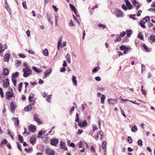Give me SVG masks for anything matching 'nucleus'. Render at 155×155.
<instances>
[{"mask_svg":"<svg viewBox=\"0 0 155 155\" xmlns=\"http://www.w3.org/2000/svg\"><path fill=\"white\" fill-rule=\"evenodd\" d=\"M24 73L23 76L24 77H27L32 74V71L30 68H25L22 69Z\"/></svg>","mask_w":155,"mask_h":155,"instance_id":"f257e3e1","label":"nucleus"},{"mask_svg":"<svg viewBox=\"0 0 155 155\" xmlns=\"http://www.w3.org/2000/svg\"><path fill=\"white\" fill-rule=\"evenodd\" d=\"M149 20L150 18L149 16H147L143 18L142 20L140 21V25L143 28H145L146 27L144 24L145 23H146L148 21H149Z\"/></svg>","mask_w":155,"mask_h":155,"instance_id":"f03ea898","label":"nucleus"},{"mask_svg":"<svg viewBox=\"0 0 155 155\" xmlns=\"http://www.w3.org/2000/svg\"><path fill=\"white\" fill-rule=\"evenodd\" d=\"M19 73L18 72H16L15 73H13L12 75V82L14 85H16V79H15L16 78L18 77Z\"/></svg>","mask_w":155,"mask_h":155,"instance_id":"7ed1b4c3","label":"nucleus"},{"mask_svg":"<svg viewBox=\"0 0 155 155\" xmlns=\"http://www.w3.org/2000/svg\"><path fill=\"white\" fill-rule=\"evenodd\" d=\"M14 96V93L12 91H8L6 93V97L7 99L10 100L11 98Z\"/></svg>","mask_w":155,"mask_h":155,"instance_id":"20e7f679","label":"nucleus"},{"mask_svg":"<svg viewBox=\"0 0 155 155\" xmlns=\"http://www.w3.org/2000/svg\"><path fill=\"white\" fill-rule=\"evenodd\" d=\"M46 152L47 155H55V152L51 149H47Z\"/></svg>","mask_w":155,"mask_h":155,"instance_id":"39448f33","label":"nucleus"},{"mask_svg":"<svg viewBox=\"0 0 155 155\" xmlns=\"http://www.w3.org/2000/svg\"><path fill=\"white\" fill-rule=\"evenodd\" d=\"M9 80L7 78L3 81V85L4 87H7L9 85Z\"/></svg>","mask_w":155,"mask_h":155,"instance_id":"423d86ee","label":"nucleus"},{"mask_svg":"<svg viewBox=\"0 0 155 155\" xmlns=\"http://www.w3.org/2000/svg\"><path fill=\"white\" fill-rule=\"evenodd\" d=\"M28 129L30 131L34 133L36 130V127L33 125H31L28 126Z\"/></svg>","mask_w":155,"mask_h":155,"instance_id":"0eeeda50","label":"nucleus"},{"mask_svg":"<svg viewBox=\"0 0 155 155\" xmlns=\"http://www.w3.org/2000/svg\"><path fill=\"white\" fill-rule=\"evenodd\" d=\"M10 108L12 112L13 113L16 108V105L15 104L12 102L10 104Z\"/></svg>","mask_w":155,"mask_h":155,"instance_id":"6e6552de","label":"nucleus"},{"mask_svg":"<svg viewBox=\"0 0 155 155\" xmlns=\"http://www.w3.org/2000/svg\"><path fill=\"white\" fill-rule=\"evenodd\" d=\"M87 124V122L86 120L84 121L82 123L80 121L78 123V125L81 128L85 127Z\"/></svg>","mask_w":155,"mask_h":155,"instance_id":"1a4fd4ad","label":"nucleus"},{"mask_svg":"<svg viewBox=\"0 0 155 155\" xmlns=\"http://www.w3.org/2000/svg\"><path fill=\"white\" fill-rule=\"evenodd\" d=\"M58 139H53L51 140V143L52 145L55 146L58 144Z\"/></svg>","mask_w":155,"mask_h":155,"instance_id":"9d476101","label":"nucleus"},{"mask_svg":"<svg viewBox=\"0 0 155 155\" xmlns=\"http://www.w3.org/2000/svg\"><path fill=\"white\" fill-rule=\"evenodd\" d=\"M39 116L38 114H35L34 116V119L37 122L41 123V120L39 118Z\"/></svg>","mask_w":155,"mask_h":155,"instance_id":"9b49d317","label":"nucleus"},{"mask_svg":"<svg viewBox=\"0 0 155 155\" xmlns=\"http://www.w3.org/2000/svg\"><path fill=\"white\" fill-rule=\"evenodd\" d=\"M10 57V54H6L4 57V61L6 62H8Z\"/></svg>","mask_w":155,"mask_h":155,"instance_id":"f8f14e48","label":"nucleus"},{"mask_svg":"<svg viewBox=\"0 0 155 155\" xmlns=\"http://www.w3.org/2000/svg\"><path fill=\"white\" fill-rule=\"evenodd\" d=\"M32 107L31 104H30L25 107L24 108V110L25 111H30L31 110Z\"/></svg>","mask_w":155,"mask_h":155,"instance_id":"ddd939ff","label":"nucleus"},{"mask_svg":"<svg viewBox=\"0 0 155 155\" xmlns=\"http://www.w3.org/2000/svg\"><path fill=\"white\" fill-rule=\"evenodd\" d=\"M125 1L126 2L127 7L129 8V9H132V6L129 1L128 0H125Z\"/></svg>","mask_w":155,"mask_h":155,"instance_id":"4468645a","label":"nucleus"},{"mask_svg":"<svg viewBox=\"0 0 155 155\" xmlns=\"http://www.w3.org/2000/svg\"><path fill=\"white\" fill-rule=\"evenodd\" d=\"M13 119L15 120L14 121L15 126L16 127H18L19 123V120L18 118L14 117L13 118Z\"/></svg>","mask_w":155,"mask_h":155,"instance_id":"2eb2a0df","label":"nucleus"},{"mask_svg":"<svg viewBox=\"0 0 155 155\" xmlns=\"http://www.w3.org/2000/svg\"><path fill=\"white\" fill-rule=\"evenodd\" d=\"M116 15L118 17H121L123 16V13L120 11L118 10L116 11Z\"/></svg>","mask_w":155,"mask_h":155,"instance_id":"dca6fc26","label":"nucleus"},{"mask_svg":"<svg viewBox=\"0 0 155 155\" xmlns=\"http://www.w3.org/2000/svg\"><path fill=\"white\" fill-rule=\"evenodd\" d=\"M116 100H114L112 99H110L108 100V103L110 104H114L116 103Z\"/></svg>","mask_w":155,"mask_h":155,"instance_id":"f3484780","label":"nucleus"},{"mask_svg":"<svg viewBox=\"0 0 155 155\" xmlns=\"http://www.w3.org/2000/svg\"><path fill=\"white\" fill-rule=\"evenodd\" d=\"M51 69L49 70H46L44 72L45 78H46L47 77L48 75L50 74L51 73ZM43 78H44V77Z\"/></svg>","mask_w":155,"mask_h":155,"instance_id":"a211bd4d","label":"nucleus"},{"mask_svg":"<svg viewBox=\"0 0 155 155\" xmlns=\"http://www.w3.org/2000/svg\"><path fill=\"white\" fill-rule=\"evenodd\" d=\"M60 146L62 149H64L65 150H67V148L65 146L64 142H63L62 141L61 142Z\"/></svg>","mask_w":155,"mask_h":155,"instance_id":"6ab92c4d","label":"nucleus"},{"mask_svg":"<svg viewBox=\"0 0 155 155\" xmlns=\"http://www.w3.org/2000/svg\"><path fill=\"white\" fill-rule=\"evenodd\" d=\"M69 6L71 9L74 12L75 14H76L77 10L75 7L71 4H70Z\"/></svg>","mask_w":155,"mask_h":155,"instance_id":"aec40b11","label":"nucleus"},{"mask_svg":"<svg viewBox=\"0 0 155 155\" xmlns=\"http://www.w3.org/2000/svg\"><path fill=\"white\" fill-rule=\"evenodd\" d=\"M120 48L121 50H129V49H130V48L127 47H126L123 45L120 46Z\"/></svg>","mask_w":155,"mask_h":155,"instance_id":"412c9836","label":"nucleus"},{"mask_svg":"<svg viewBox=\"0 0 155 155\" xmlns=\"http://www.w3.org/2000/svg\"><path fill=\"white\" fill-rule=\"evenodd\" d=\"M9 71L7 68H5L3 70V74L4 75L7 76L8 74Z\"/></svg>","mask_w":155,"mask_h":155,"instance_id":"4be33fe9","label":"nucleus"},{"mask_svg":"<svg viewBox=\"0 0 155 155\" xmlns=\"http://www.w3.org/2000/svg\"><path fill=\"white\" fill-rule=\"evenodd\" d=\"M72 81L74 83V85L76 86H77V81H76V77L75 76L73 75L72 78Z\"/></svg>","mask_w":155,"mask_h":155,"instance_id":"5701e85b","label":"nucleus"},{"mask_svg":"<svg viewBox=\"0 0 155 155\" xmlns=\"http://www.w3.org/2000/svg\"><path fill=\"white\" fill-rule=\"evenodd\" d=\"M32 68L35 72L37 73H38L42 71V70L39 69H38L35 67H32Z\"/></svg>","mask_w":155,"mask_h":155,"instance_id":"b1692460","label":"nucleus"},{"mask_svg":"<svg viewBox=\"0 0 155 155\" xmlns=\"http://www.w3.org/2000/svg\"><path fill=\"white\" fill-rule=\"evenodd\" d=\"M66 58L68 61V62L69 63H71V56L70 54L68 53L66 56Z\"/></svg>","mask_w":155,"mask_h":155,"instance_id":"393cba45","label":"nucleus"},{"mask_svg":"<svg viewBox=\"0 0 155 155\" xmlns=\"http://www.w3.org/2000/svg\"><path fill=\"white\" fill-rule=\"evenodd\" d=\"M7 141L6 139H4L2 140V142L1 143L0 146L1 147L3 146V145H5L7 144Z\"/></svg>","mask_w":155,"mask_h":155,"instance_id":"a878e982","label":"nucleus"},{"mask_svg":"<svg viewBox=\"0 0 155 155\" xmlns=\"http://www.w3.org/2000/svg\"><path fill=\"white\" fill-rule=\"evenodd\" d=\"M131 130L132 132H136L137 130V126L136 125H134L131 128Z\"/></svg>","mask_w":155,"mask_h":155,"instance_id":"bb28decb","label":"nucleus"},{"mask_svg":"<svg viewBox=\"0 0 155 155\" xmlns=\"http://www.w3.org/2000/svg\"><path fill=\"white\" fill-rule=\"evenodd\" d=\"M126 32L127 33V37H130V35L132 34V31L130 29L129 30H127Z\"/></svg>","mask_w":155,"mask_h":155,"instance_id":"cd10ccee","label":"nucleus"},{"mask_svg":"<svg viewBox=\"0 0 155 155\" xmlns=\"http://www.w3.org/2000/svg\"><path fill=\"white\" fill-rule=\"evenodd\" d=\"M47 18L49 22L52 25L53 24V22L51 20V17L50 15H47Z\"/></svg>","mask_w":155,"mask_h":155,"instance_id":"c85d7f7f","label":"nucleus"},{"mask_svg":"<svg viewBox=\"0 0 155 155\" xmlns=\"http://www.w3.org/2000/svg\"><path fill=\"white\" fill-rule=\"evenodd\" d=\"M36 138L35 137H32L31 138V139L30 140V143L33 144V143H35V142L36 141Z\"/></svg>","mask_w":155,"mask_h":155,"instance_id":"c756f323","label":"nucleus"},{"mask_svg":"<svg viewBox=\"0 0 155 155\" xmlns=\"http://www.w3.org/2000/svg\"><path fill=\"white\" fill-rule=\"evenodd\" d=\"M136 16V15L135 14L134 15H131L130 14L129 15V17L130 18H132L134 20H136L137 18H136L135 17Z\"/></svg>","mask_w":155,"mask_h":155,"instance_id":"7c9ffc66","label":"nucleus"},{"mask_svg":"<svg viewBox=\"0 0 155 155\" xmlns=\"http://www.w3.org/2000/svg\"><path fill=\"white\" fill-rule=\"evenodd\" d=\"M150 39L153 42H155V35H151L150 37Z\"/></svg>","mask_w":155,"mask_h":155,"instance_id":"2f4dec72","label":"nucleus"},{"mask_svg":"<svg viewBox=\"0 0 155 155\" xmlns=\"http://www.w3.org/2000/svg\"><path fill=\"white\" fill-rule=\"evenodd\" d=\"M34 95V94L33 93H31L29 96L28 100L29 101H30V100L31 99H33V97Z\"/></svg>","mask_w":155,"mask_h":155,"instance_id":"473e14b6","label":"nucleus"},{"mask_svg":"<svg viewBox=\"0 0 155 155\" xmlns=\"http://www.w3.org/2000/svg\"><path fill=\"white\" fill-rule=\"evenodd\" d=\"M98 27L102 28V29H104L106 28V26L105 25H104L101 24H99L98 25Z\"/></svg>","mask_w":155,"mask_h":155,"instance_id":"72a5a7b5","label":"nucleus"},{"mask_svg":"<svg viewBox=\"0 0 155 155\" xmlns=\"http://www.w3.org/2000/svg\"><path fill=\"white\" fill-rule=\"evenodd\" d=\"M22 85H23V83L22 82L20 83L19 84H18V91L19 92H21V91Z\"/></svg>","mask_w":155,"mask_h":155,"instance_id":"f704fd0d","label":"nucleus"},{"mask_svg":"<svg viewBox=\"0 0 155 155\" xmlns=\"http://www.w3.org/2000/svg\"><path fill=\"white\" fill-rule=\"evenodd\" d=\"M43 53L44 54L45 56H47L48 55V50L46 49L44 50Z\"/></svg>","mask_w":155,"mask_h":155,"instance_id":"c9c22d12","label":"nucleus"},{"mask_svg":"<svg viewBox=\"0 0 155 155\" xmlns=\"http://www.w3.org/2000/svg\"><path fill=\"white\" fill-rule=\"evenodd\" d=\"M142 46L146 51H147V52L150 51L149 48H148L145 44H143V45H142Z\"/></svg>","mask_w":155,"mask_h":155,"instance_id":"e433bc0d","label":"nucleus"},{"mask_svg":"<svg viewBox=\"0 0 155 155\" xmlns=\"http://www.w3.org/2000/svg\"><path fill=\"white\" fill-rule=\"evenodd\" d=\"M18 139L21 143H23V140L22 137L20 135H18Z\"/></svg>","mask_w":155,"mask_h":155,"instance_id":"4c0bfd02","label":"nucleus"},{"mask_svg":"<svg viewBox=\"0 0 155 155\" xmlns=\"http://www.w3.org/2000/svg\"><path fill=\"white\" fill-rule=\"evenodd\" d=\"M107 143L105 141H104L102 143V148L103 149H105L106 147Z\"/></svg>","mask_w":155,"mask_h":155,"instance_id":"58836bf2","label":"nucleus"},{"mask_svg":"<svg viewBox=\"0 0 155 155\" xmlns=\"http://www.w3.org/2000/svg\"><path fill=\"white\" fill-rule=\"evenodd\" d=\"M42 134H43V132L41 130L39 133L38 134L37 137V138H41V137L42 135Z\"/></svg>","mask_w":155,"mask_h":155,"instance_id":"ea45409f","label":"nucleus"},{"mask_svg":"<svg viewBox=\"0 0 155 155\" xmlns=\"http://www.w3.org/2000/svg\"><path fill=\"white\" fill-rule=\"evenodd\" d=\"M138 37H139V38L140 39V40H143V38L142 36V33L141 32H140L138 34Z\"/></svg>","mask_w":155,"mask_h":155,"instance_id":"a19ab883","label":"nucleus"},{"mask_svg":"<svg viewBox=\"0 0 155 155\" xmlns=\"http://www.w3.org/2000/svg\"><path fill=\"white\" fill-rule=\"evenodd\" d=\"M117 39H116L114 40V41L115 42H117L119 41H121V38L119 36V35L117 36Z\"/></svg>","mask_w":155,"mask_h":155,"instance_id":"79ce46f5","label":"nucleus"},{"mask_svg":"<svg viewBox=\"0 0 155 155\" xmlns=\"http://www.w3.org/2000/svg\"><path fill=\"white\" fill-rule=\"evenodd\" d=\"M16 143L17 146L18 148V149L20 151H21L22 150V149L21 148V145L18 142H17Z\"/></svg>","mask_w":155,"mask_h":155,"instance_id":"37998d69","label":"nucleus"},{"mask_svg":"<svg viewBox=\"0 0 155 155\" xmlns=\"http://www.w3.org/2000/svg\"><path fill=\"white\" fill-rule=\"evenodd\" d=\"M99 133L101 135L100 139L102 140L104 137L103 132L102 130L99 131Z\"/></svg>","mask_w":155,"mask_h":155,"instance_id":"c03bdc74","label":"nucleus"},{"mask_svg":"<svg viewBox=\"0 0 155 155\" xmlns=\"http://www.w3.org/2000/svg\"><path fill=\"white\" fill-rule=\"evenodd\" d=\"M105 97L103 95H102V97L101 99V103H104V99H105Z\"/></svg>","mask_w":155,"mask_h":155,"instance_id":"a18cd8bd","label":"nucleus"},{"mask_svg":"<svg viewBox=\"0 0 155 155\" xmlns=\"http://www.w3.org/2000/svg\"><path fill=\"white\" fill-rule=\"evenodd\" d=\"M121 112L122 115L124 117V118H126V115L124 113V110L120 107Z\"/></svg>","mask_w":155,"mask_h":155,"instance_id":"49530a36","label":"nucleus"},{"mask_svg":"<svg viewBox=\"0 0 155 155\" xmlns=\"http://www.w3.org/2000/svg\"><path fill=\"white\" fill-rule=\"evenodd\" d=\"M137 144L138 145L141 146L142 145V141L141 140H139L137 142Z\"/></svg>","mask_w":155,"mask_h":155,"instance_id":"de8ad7c7","label":"nucleus"},{"mask_svg":"<svg viewBox=\"0 0 155 155\" xmlns=\"http://www.w3.org/2000/svg\"><path fill=\"white\" fill-rule=\"evenodd\" d=\"M0 94L1 96L2 97H4V94L2 88L1 87H0Z\"/></svg>","mask_w":155,"mask_h":155,"instance_id":"09e8293b","label":"nucleus"},{"mask_svg":"<svg viewBox=\"0 0 155 155\" xmlns=\"http://www.w3.org/2000/svg\"><path fill=\"white\" fill-rule=\"evenodd\" d=\"M74 24L73 22V21L71 20L69 24V25L70 26H73L74 25Z\"/></svg>","mask_w":155,"mask_h":155,"instance_id":"8fccbe9b","label":"nucleus"},{"mask_svg":"<svg viewBox=\"0 0 155 155\" xmlns=\"http://www.w3.org/2000/svg\"><path fill=\"white\" fill-rule=\"evenodd\" d=\"M127 140L130 143H131L132 142V139L130 137H128Z\"/></svg>","mask_w":155,"mask_h":155,"instance_id":"3c124183","label":"nucleus"},{"mask_svg":"<svg viewBox=\"0 0 155 155\" xmlns=\"http://www.w3.org/2000/svg\"><path fill=\"white\" fill-rule=\"evenodd\" d=\"M30 102V104H32V105H34L35 104V101L33 100H32L31 99L30 100V101H29Z\"/></svg>","mask_w":155,"mask_h":155,"instance_id":"603ef678","label":"nucleus"},{"mask_svg":"<svg viewBox=\"0 0 155 155\" xmlns=\"http://www.w3.org/2000/svg\"><path fill=\"white\" fill-rule=\"evenodd\" d=\"M92 130L93 131H95V130L96 129H97V127L96 125L95 124H93L92 125Z\"/></svg>","mask_w":155,"mask_h":155,"instance_id":"864d4df0","label":"nucleus"},{"mask_svg":"<svg viewBox=\"0 0 155 155\" xmlns=\"http://www.w3.org/2000/svg\"><path fill=\"white\" fill-rule=\"evenodd\" d=\"M76 118L75 121L76 122H77L78 123L79 122V114L78 113H76Z\"/></svg>","mask_w":155,"mask_h":155,"instance_id":"5fc2aeb1","label":"nucleus"},{"mask_svg":"<svg viewBox=\"0 0 155 155\" xmlns=\"http://www.w3.org/2000/svg\"><path fill=\"white\" fill-rule=\"evenodd\" d=\"M25 150L27 152H30V151L31 150V151H32V148L31 147H30L29 149H27L26 148H25Z\"/></svg>","mask_w":155,"mask_h":155,"instance_id":"6e6d98bb","label":"nucleus"},{"mask_svg":"<svg viewBox=\"0 0 155 155\" xmlns=\"http://www.w3.org/2000/svg\"><path fill=\"white\" fill-rule=\"evenodd\" d=\"M62 37H59L58 38V45L60 44V43H61L62 41Z\"/></svg>","mask_w":155,"mask_h":155,"instance_id":"4d7b16f0","label":"nucleus"},{"mask_svg":"<svg viewBox=\"0 0 155 155\" xmlns=\"http://www.w3.org/2000/svg\"><path fill=\"white\" fill-rule=\"evenodd\" d=\"M58 15L55 16V22L56 25L57 24V22H58Z\"/></svg>","mask_w":155,"mask_h":155,"instance_id":"13d9d810","label":"nucleus"},{"mask_svg":"<svg viewBox=\"0 0 155 155\" xmlns=\"http://www.w3.org/2000/svg\"><path fill=\"white\" fill-rule=\"evenodd\" d=\"M22 5L23 7L25 9H26L27 8L26 2H22Z\"/></svg>","mask_w":155,"mask_h":155,"instance_id":"bf43d9fd","label":"nucleus"},{"mask_svg":"<svg viewBox=\"0 0 155 155\" xmlns=\"http://www.w3.org/2000/svg\"><path fill=\"white\" fill-rule=\"evenodd\" d=\"M62 44H61V42L60 43V44H59V45H58V43L57 48H58V50H59L60 48H62Z\"/></svg>","mask_w":155,"mask_h":155,"instance_id":"052dcab7","label":"nucleus"},{"mask_svg":"<svg viewBox=\"0 0 155 155\" xmlns=\"http://www.w3.org/2000/svg\"><path fill=\"white\" fill-rule=\"evenodd\" d=\"M75 109V107H71V109L70 111V115H71V114L72 113L73 111Z\"/></svg>","mask_w":155,"mask_h":155,"instance_id":"680f3d73","label":"nucleus"},{"mask_svg":"<svg viewBox=\"0 0 155 155\" xmlns=\"http://www.w3.org/2000/svg\"><path fill=\"white\" fill-rule=\"evenodd\" d=\"M132 3L134 5H138V2L136 0H132Z\"/></svg>","mask_w":155,"mask_h":155,"instance_id":"e2e57ef3","label":"nucleus"},{"mask_svg":"<svg viewBox=\"0 0 155 155\" xmlns=\"http://www.w3.org/2000/svg\"><path fill=\"white\" fill-rule=\"evenodd\" d=\"M122 8L124 9V10H127V7L124 4H123L122 5Z\"/></svg>","mask_w":155,"mask_h":155,"instance_id":"0e129e2a","label":"nucleus"},{"mask_svg":"<svg viewBox=\"0 0 155 155\" xmlns=\"http://www.w3.org/2000/svg\"><path fill=\"white\" fill-rule=\"evenodd\" d=\"M138 5H134V7H136V8L137 10H138L140 7V6L139 5V4L138 2Z\"/></svg>","mask_w":155,"mask_h":155,"instance_id":"69168bd1","label":"nucleus"},{"mask_svg":"<svg viewBox=\"0 0 155 155\" xmlns=\"http://www.w3.org/2000/svg\"><path fill=\"white\" fill-rule=\"evenodd\" d=\"M17 62L16 63V65L18 67L20 65V64L21 63V61H18V60H17Z\"/></svg>","mask_w":155,"mask_h":155,"instance_id":"338daca9","label":"nucleus"},{"mask_svg":"<svg viewBox=\"0 0 155 155\" xmlns=\"http://www.w3.org/2000/svg\"><path fill=\"white\" fill-rule=\"evenodd\" d=\"M95 80L97 81H100L101 80V78L99 76L96 77H95Z\"/></svg>","mask_w":155,"mask_h":155,"instance_id":"774afa93","label":"nucleus"}]
</instances>
